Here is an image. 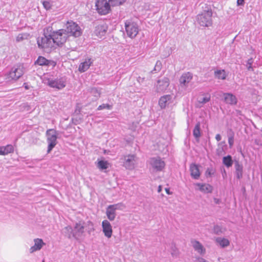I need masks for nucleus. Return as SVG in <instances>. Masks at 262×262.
Segmentation results:
<instances>
[{"mask_svg": "<svg viewBox=\"0 0 262 262\" xmlns=\"http://www.w3.org/2000/svg\"><path fill=\"white\" fill-rule=\"evenodd\" d=\"M125 0H109L113 6H118L122 4Z\"/></svg>", "mask_w": 262, "mask_h": 262, "instance_id": "41", "label": "nucleus"}, {"mask_svg": "<svg viewBox=\"0 0 262 262\" xmlns=\"http://www.w3.org/2000/svg\"><path fill=\"white\" fill-rule=\"evenodd\" d=\"M37 43L39 48L43 49L45 52H49L54 47V41L51 35H43L38 37Z\"/></svg>", "mask_w": 262, "mask_h": 262, "instance_id": "2", "label": "nucleus"}, {"mask_svg": "<svg viewBox=\"0 0 262 262\" xmlns=\"http://www.w3.org/2000/svg\"><path fill=\"white\" fill-rule=\"evenodd\" d=\"M172 96L170 95H166L162 96L159 101V104L161 108H164L165 107L171 102Z\"/></svg>", "mask_w": 262, "mask_h": 262, "instance_id": "21", "label": "nucleus"}, {"mask_svg": "<svg viewBox=\"0 0 262 262\" xmlns=\"http://www.w3.org/2000/svg\"><path fill=\"white\" fill-rule=\"evenodd\" d=\"M162 186L161 185L159 186L158 188V192L159 193L161 192V191H162Z\"/></svg>", "mask_w": 262, "mask_h": 262, "instance_id": "52", "label": "nucleus"}, {"mask_svg": "<svg viewBox=\"0 0 262 262\" xmlns=\"http://www.w3.org/2000/svg\"><path fill=\"white\" fill-rule=\"evenodd\" d=\"M190 174L192 178L197 180L200 177V172L199 166L195 164H192L190 166Z\"/></svg>", "mask_w": 262, "mask_h": 262, "instance_id": "24", "label": "nucleus"}, {"mask_svg": "<svg viewBox=\"0 0 262 262\" xmlns=\"http://www.w3.org/2000/svg\"><path fill=\"white\" fill-rule=\"evenodd\" d=\"M235 174L237 179H241L243 177V166L238 161L235 163Z\"/></svg>", "mask_w": 262, "mask_h": 262, "instance_id": "26", "label": "nucleus"}, {"mask_svg": "<svg viewBox=\"0 0 262 262\" xmlns=\"http://www.w3.org/2000/svg\"><path fill=\"white\" fill-rule=\"evenodd\" d=\"M224 101L231 105H235L237 103V98L235 95L231 93H223Z\"/></svg>", "mask_w": 262, "mask_h": 262, "instance_id": "20", "label": "nucleus"}, {"mask_svg": "<svg viewBox=\"0 0 262 262\" xmlns=\"http://www.w3.org/2000/svg\"><path fill=\"white\" fill-rule=\"evenodd\" d=\"M47 141L48 143V153H50L57 144V132L54 129H49L46 133Z\"/></svg>", "mask_w": 262, "mask_h": 262, "instance_id": "5", "label": "nucleus"}, {"mask_svg": "<svg viewBox=\"0 0 262 262\" xmlns=\"http://www.w3.org/2000/svg\"><path fill=\"white\" fill-rule=\"evenodd\" d=\"M162 68V63L158 60L156 62L154 69L151 71L152 73H157L160 71Z\"/></svg>", "mask_w": 262, "mask_h": 262, "instance_id": "38", "label": "nucleus"}, {"mask_svg": "<svg viewBox=\"0 0 262 262\" xmlns=\"http://www.w3.org/2000/svg\"><path fill=\"white\" fill-rule=\"evenodd\" d=\"M214 231L216 234H219L220 233H221L222 232V228L219 225L214 226Z\"/></svg>", "mask_w": 262, "mask_h": 262, "instance_id": "45", "label": "nucleus"}, {"mask_svg": "<svg viewBox=\"0 0 262 262\" xmlns=\"http://www.w3.org/2000/svg\"><path fill=\"white\" fill-rule=\"evenodd\" d=\"M52 36L54 45L56 44L58 46L64 43L69 37L64 29L54 31L52 34Z\"/></svg>", "mask_w": 262, "mask_h": 262, "instance_id": "6", "label": "nucleus"}, {"mask_svg": "<svg viewBox=\"0 0 262 262\" xmlns=\"http://www.w3.org/2000/svg\"><path fill=\"white\" fill-rule=\"evenodd\" d=\"M63 232L68 236L69 238L73 237L74 228L68 226L63 229Z\"/></svg>", "mask_w": 262, "mask_h": 262, "instance_id": "33", "label": "nucleus"}, {"mask_svg": "<svg viewBox=\"0 0 262 262\" xmlns=\"http://www.w3.org/2000/svg\"><path fill=\"white\" fill-rule=\"evenodd\" d=\"M68 35L78 37L81 35L82 30L80 27L73 21H68L66 25V29H64Z\"/></svg>", "mask_w": 262, "mask_h": 262, "instance_id": "3", "label": "nucleus"}, {"mask_svg": "<svg viewBox=\"0 0 262 262\" xmlns=\"http://www.w3.org/2000/svg\"><path fill=\"white\" fill-rule=\"evenodd\" d=\"M169 84V81L168 78L164 77L161 80L157 81L156 85V91L158 93L164 92L168 88Z\"/></svg>", "mask_w": 262, "mask_h": 262, "instance_id": "15", "label": "nucleus"}, {"mask_svg": "<svg viewBox=\"0 0 262 262\" xmlns=\"http://www.w3.org/2000/svg\"><path fill=\"white\" fill-rule=\"evenodd\" d=\"M150 169L153 171H161L165 166L164 161L159 157L151 158L149 160Z\"/></svg>", "mask_w": 262, "mask_h": 262, "instance_id": "9", "label": "nucleus"}, {"mask_svg": "<svg viewBox=\"0 0 262 262\" xmlns=\"http://www.w3.org/2000/svg\"><path fill=\"white\" fill-rule=\"evenodd\" d=\"M42 3L43 7L47 10L51 9L52 7V4L50 1H42Z\"/></svg>", "mask_w": 262, "mask_h": 262, "instance_id": "40", "label": "nucleus"}, {"mask_svg": "<svg viewBox=\"0 0 262 262\" xmlns=\"http://www.w3.org/2000/svg\"><path fill=\"white\" fill-rule=\"evenodd\" d=\"M193 79V74L190 72L183 73L179 79L180 86L184 90L188 86Z\"/></svg>", "mask_w": 262, "mask_h": 262, "instance_id": "13", "label": "nucleus"}, {"mask_svg": "<svg viewBox=\"0 0 262 262\" xmlns=\"http://www.w3.org/2000/svg\"><path fill=\"white\" fill-rule=\"evenodd\" d=\"M244 0H237V5L238 6H242L244 5Z\"/></svg>", "mask_w": 262, "mask_h": 262, "instance_id": "47", "label": "nucleus"}, {"mask_svg": "<svg viewBox=\"0 0 262 262\" xmlns=\"http://www.w3.org/2000/svg\"><path fill=\"white\" fill-rule=\"evenodd\" d=\"M190 242L194 250L199 254L202 255L205 254L206 249L200 242L193 239L191 240Z\"/></svg>", "mask_w": 262, "mask_h": 262, "instance_id": "17", "label": "nucleus"}, {"mask_svg": "<svg viewBox=\"0 0 262 262\" xmlns=\"http://www.w3.org/2000/svg\"><path fill=\"white\" fill-rule=\"evenodd\" d=\"M47 83L51 88L61 90L66 86V78L64 77L49 78Z\"/></svg>", "mask_w": 262, "mask_h": 262, "instance_id": "7", "label": "nucleus"}, {"mask_svg": "<svg viewBox=\"0 0 262 262\" xmlns=\"http://www.w3.org/2000/svg\"><path fill=\"white\" fill-rule=\"evenodd\" d=\"M233 161L232 157L230 155L224 157L223 158V163L227 167H230L233 165Z\"/></svg>", "mask_w": 262, "mask_h": 262, "instance_id": "30", "label": "nucleus"}, {"mask_svg": "<svg viewBox=\"0 0 262 262\" xmlns=\"http://www.w3.org/2000/svg\"><path fill=\"white\" fill-rule=\"evenodd\" d=\"M14 147L12 145L9 144L5 146L1 147V155H6L9 153L13 152Z\"/></svg>", "mask_w": 262, "mask_h": 262, "instance_id": "28", "label": "nucleus"}, {"mask_svg": "<svg viewBox=\"0 0 262 262\" xmlns=\"http://www.w3.org/2000/svg\"><path fill=\"white\" fill-rule=\"evenodd\" d=\"M210 95L209 94L204 95L202 97L198 98V102L201 104H205L210 100Z\"/></svg>", "mask_w": 262, "mask_h": 262, "instance_id": "32", "label": "nucleus"}, {"mask_svg": "<svg viewBox=\"0 0 262 262\" xmlns=\"http://www.w3.org/2000/svg\"><path fill=\"white\" fill-rule=\"evenodd\" d=\"M196 261L197 262H208L206 260H205L204 258H203L202 257H200L197 258Z\"/></svg>", "mask_w": 262, "mask_h": 262, "instance_id": "46", "label": "nucleus"}, {"mask_svg": "<svg viewBox=\"0 0 262 262\" xmlns=\"http://www.w3.org/2000/svg\"><path fill=\"white\" fill-rule=\"evenodd\" d=\"M214 171L212 167H209L207 169L205 174L206 177H211L214 173Z\"/></svg>", "mask_w": 262, "mask_h": 262, "instance_id": "42", "label": "nucleus"}, {"mask_svg": "<svg viewBox=\"0 0 262 262\" xmlns=\"http://www.w3.org/2000/svg\"><path fill=\"white\" fill-rule=\"evenodd\" d=\"M227 75L224 70H217L214 72V76L216 78L225 80Z\"/></svg>", "mask_w": 262, "mask_h": 262, "instance_id": "27", "label": "nucleus"}, {"mask_svg": "<svg viewBox=\"0 0 262 262\" xmlns=\"http://www.w3.org/2000/svg\"><path fill=\"white\" fill-rule=\"evenodd\" d=\"M125 31L127 35L130 38L135 37L139 32L137 24L130 21H126L125 23Z\"/></svg>", "mask_w": 262, "mask_h": 262, "instance_id": "10", "label": "nucleus"}, {"mask_svg": "<svg viewBox=\"0 0 262 262\" xmlns=\"http://www.w3.org/2000/svg\"><path fill=\"white\" fill-rule=\"evenodd\" d=\"M95 7L100 15H106L111 11V7L107 0H96Z\"/></svg>", "mask_w": 262, "mask_h": 262, "instance_id": "8", "label": "nucleus"}, {"mask_svg": "<svg viewBox=\"0 0 262 262\" xmlns=\"http://www.w3.org/2000/svg\"><path fill=\"white\" fill-rule=\"evenodd\" d=\"M216 242L222 247H225L229 245V241L227 239L225 238L217 237L216 239Z\"/></svg>", "mask_w": 262, "mask_h": 262, "instance_id": "31", "label": "nucleus"}, {"mask_svg": "<svg viewBox=\"0 0 262 262\" xmlns=\"http://www.w3.org/2000/svg\"><path fill=\"white\" fill-rule=\"evenodd\" d=\"M112 107H113L112 105H110L109 104H102L101 105H100L98 107L97 110L100 111V110H102L103 109H107V110H112Z\"/></svg>", "mask_w": 262, "mask_h": 262, "instance_id": "39", "label": "nucleus"}, {"mask_svg": "<svg viewBox=\"0 0 262 262\" xmlns=\"http://www.w3.org/2000/svg\"><path fill=\"white\" fill-rule=\"evenodd\" d=\"M34 245L32 246L30 249V252L33 253L36 251L41 249L42 246L45 245L43 241L40 238H36L34 239Z\"/></svg>", "mask_w": 262, "mask_h": 262, "instance_id": "22", "label": "nucleus"}, {"mask_svg": "<svg viewBox=\"0 0 262 262\" xmlns=\"http://www.w3.org/2000/svg\"><path fill=\"white\" fill-rule=\"evenodd\" d=\"M102 231L107 238L112 237L113 233L112 227L108 221L105 220L102 222Z\"/></svg>", "mask_w": 262, "mask_h": 262, "instance_id": "16", "label": "nucleus"}, {"mask_svg": "<svg viewBox=\"0 0 262 262\" xmlns=\"http://www.w3.org/2000/svg\"><path fill=\"white\" fill-rule=\"evenodd\" d=\"M193 135L196 138H199L200 137V124L199 123L195 125L193 131Z\"/></svg>", "mask_w": 262, "mask_h": 262, "instance_id": "37", "label": "nucleus"}, {"mask_svg": "<svg viewBox=\"0 0 262 262\" xmlns=\"http://www.w3.org/2000/svg\"><path fill=\"white\" fill-rule=\"evenodd\" d=\"M165 191L166 192V193L168 194H171V192L170 191V190L169 188H165Z\"/></svg>", "mask_w": 262, "mask_h": 262, "instance_id": "51", "label": "nucleus"}, {"mask_svg": "<svg viewBox=\"0 0 262 262\" xmlns=\"http://www.w3.org/2000/svg\"><path fill=\"white\" fill-rule=\"evenodd\" d=\"M253 63V59L252 58L249 59L247 62V67L249 71H253V68L252 67V64Z\"/></svg>", "mask_w": 262, "mask_h": 262, "instance_id": "43", "label": "nucleus"}, {"mask_svg": "<svg viewBox=\"0 0 262 262\" xmlns=\"http://www.w3.org/2000/svg\"><path fill=\"white\" fill-rule=\"evenodd\" d=\"M221 139H222V137H221V136L220 134L216 135V136H215V139L217 141H220L221 140Z\"/></svg>", "mask_w": 262, "mask_h": 262, "instance_id": "50", "label": "nucleus"}, {"mask_svg": "<svg viewBox=\"0 0 262 262\" xmlns=\"http://www.w3.org/2000/svg\"><path fill=\"white\" fill-rule=\"evenodd\" d=\"M29 37V34L28 33H20L17 36L16 40L17 42H21L25 39H28Z\"/></svg>", "mask_w": 262, "mask_h": 262, "instance_id": "35", "label": "nucleus"}, {"mask_svg": "<svg viewBox=\"0 0 262 262\" xmlns=\"http://www.w3.org/2000/svg\"><path fill=\"white\" fill-rule=\"evenodd\" d=\"M25 72V69L23 65L14 66L8 72L5 74V79L7 82H15L20 78Z\"/></svg>", "mask_w": 262, "mask_h": 262, "instance_id": "1", "label": "nucleus"}, {"mask_svg": "<svg viewBox=\"0 0 262 262\" xmlns=\"http://www.w3.org/2000/svg\"><path fill=\"white\" fill-rule=\"evenodd\" d=\"M97 167L101 170L106 169L108 167V163L106 161H99L98 162Z\"/></svg>", "mask_w": 262, "mask_h": 262, "instance_id": "36", "label": "nucleus"}, {"mask_svg": "<svg viewBox=\"0 0 262 262\" xmlns=\"http://www.w3.org/2000/svg\"><path fill=\"white\" fill-rule=\"evenodd\" d=\"M212 12L211 10L204 11L197 16V21L202 27H209L212 24Z\"/></svg>", "mask_w": 262, "mask_h": 262, "instance_id": "4", "label": "nucleus"}, {"mask_svg": "<svg viewBox=\"0 0 262 262\" xmlns=\"http://www.w3.org/2000/svg\"><path fill=\"white\" fill-rule=\"evenodd\" d=\"M35 64H38L39 66H51L52 67H54L56 63L55 61L53 60H50L47 59L43 56H39L35 61Z\"/></svg>", "mask_w": 262, "mask_h": 262, "instance_id": "18", "label": "nucleus"}, {"mask_svg": "<svg viewBox=\"0 0 262 262\" xmlns=\"http://www.w3.org/2000/svg\"><path fill=\"white\" fill-rule=\"evenodd\" d=\"M228 143L230 148H232L234 144V136L233 134L228 136Z\"/></svg>", "mask_w": 262, "mask_h": 262, "instance_id": "44", "label": "nucleus"}, {"mask_svg": "<svg viewBox=\"0 0 262 262\" xmlns=\"http://www.w3.org/2000/svg\"><path fill=\"white\" fill-rule=\"evenodd\" d=\"M123 160V166L127 169H134L138 164V158L135 155L124 156Z\"/></svg>", "mask_w": 262, "mask_h": 262, "instance_id": "11", "label": "nucleus"}, {"mask_svg": "<svg viewBox=\"0 0 262 262\" xmlns=\"http://www.w3.org/2000/svg\"><path fill=\"white\" fill-rule=\"evenodd\" d=\"M219 146H222V149H223V150H224V149H223V146H224L225 148L226 147V144H225V142L224 141L220 142V143L219 144Z\"/></svg>", "mask_w": 262, "mask_h": 262, "instance_id": "49", "label": "nucleus"}, {"mask_svg": "<svg viewBox=\"0 0 262 262\" xmlns=\"http://www.w3.org/2000/svg\"><path fill=\"white\" fill-rule=\"evenodd\" d=\"M170 252L173 257H177L179 254V250L173 243L170 244Z\"/></svg>", "mask_w": 262, "mask_h": 262, "instance_id": "34", "label": "nucleus"}, {"mask_svg": "<svg viewBox=\"0 0 262 262\" xmlns=\"http://www.w3.org/2000/svg\"><path fill=\"white\" fill-rule=\"evenodd\" d=\"M107 30V27L105 24L98 25L95 29V34L97 36L101 37L103 36Z\"/></svg>", "mask_w": 262, "mask_h": 262, "instance_id": "23", "label": "nucleus"}, {"mask_svg": "<svg viewBox=\"0 0 262 262\" xmlns=\"http://www.w3.org/2000/svg\"><path fill=\"white\" fill-rule=\"evenodd\" d=\"M24 87H25V89L28 90L29 89V87L27 83H25L24 84Z\"/></svg>", "mask_w": 262, "mask_h": 262, "instance_id": "53", "label": "nucleus"}, {"mask_svg": "<svg viewBox=\"0 0 262 262\" xmlns=\"http://www.w3.org/2000/svg\"><path fill=\"white\" fill-rule=\"evenodd\" d=\"M90 94L94 96L92 99L93 101L97 100L100 96L101 92L99 90L96 88H92L90 90Z\"/></svg>", "mask_w": 262, "mask_h": 262, "instance_id": "29", "label": "nucleus"}, {"mask_svg": "<svg viewBox=\"0 0 262 262\" xmlns=\"http://www.w3.org/2000/svg\"><path fill=\"white\" fill-rule=\"evenodd\" d=\"M213 201L216 204H219L221 202V200L217 198H214Z\"/></svg>", "mask_w": 262, "mask_h": 262, "instance_id": "48", "label": "nucleus"}, {"mask_svg": "<svg viewBox=\"0 0 262 262\" xmlns=\"http://www.w3.org/2000/svg\"><path fill=\"white\" fill-rule=\"evenodd\" d=\"M92 63V61L90 58L86 59L85 60L81 62L78 68V70L80 72H84L88 70Z\"/></svg>", "mask_w": 262, "mask_h": 262, "instance_id": "25", "label": "nucleus"}, {"mask_svg": "<svg viewBox=\"0 0 262 262\" xmlns=\"http://www.w3.org/2000/svg\"><path fill=\"white\" fill-rule=\"evenodd\" d=\"M121 204H115L109 205L106 209V214L107 219L113 221L115 220L116 216V210L120 209Z\"/></svg>", "mask_w": 262, "mask_h": 262, "instance_id": "14", "label": "nucleus"}, {"mask_svg": "<svg viewBox=\"0 0 262 262\" xmlns=\"http://www.w3.org/2000/svg\"><path fill=\"white\" fill-rule=\"evenodd\" d=\"M194 185L198 187L199 190L204 193H211L213 190L212 186L209 184L196 183Z\"/></svg>", "mask_w": 262, "mask_h": 262, "instance_id": "19", "label": "nucleus"}, {"mask_svg": "<svg viewBox=\"0 0 262 262\" xmlns=\"http://www.w3.org/2000/svg\"><path fill=\"white\" fill-rule=\"evenodd\" d=\"M85 223L83 221L76 223L74 226L73 237L77 240H79L83 236L84 233Z\"/></svg>", "mask_w": 262, "mask_h": 262, "instance_id": "12", "label": "nucleus"}]
</instances>
